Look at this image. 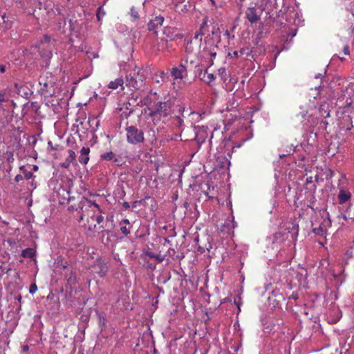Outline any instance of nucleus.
I'll return each mask as SVG.
<instances>
[{
    "instance_id": "obj_12",
    "label": "nucleus",
    "mask_w": 354,
    "mask_h": 354,
    "mask_svg": "<svg viewBox=\"0 0 354 354\" xmlns=\"http://www.w3.org/2000/svg\"><path fill=\"white\" fill-rule=\"evenodd\" d=\"M75 158H76L75 153L72 150H68V157L66 158V160L64 162H62L60 164V166L64 168H68V167H69L71 163L75 160Z\"/></svg>"
},
{
    "instance_id": "obj_16",
    "label": "nucleus",
    "mask_w": 354,
    "mask_h": 354,
    "mask_svg": "<svg viewBox=\"0 0 354 354\" xmlns=\"http://www.w3.org/2000/svg\"><path fill=\"white\" fill-rule=\"evenodd\" d=\"M212 35L213 36V39L216 40L217 42H219L221 40V31L220 28L217 24L214 25L212 29Z\"/></svg>"
},
{
    "instance_id": "obj_37",
    "label": "nucleus",
    "mask_w": 354,
    "mask_h": 354,
    "mask_svg": "<svg viewBox=\"0 0 354 354\" xmlns=\"http://www.w3.org/2000/svg\"><path fill=\"white\" fill-rule=\"evenodd\" d=\"M337 218H338L339 221L342 219H343L344 221H346L347 219L346 216L345 214H342V213L337 216Z\"/></svg>"
},
{
    "instance_id": "obj_35",
    "label": "nucleus",
    "mask_w": 354,
    "mask_h": 354,
    "mask_svg": "<svg viewBox=\"0 0 354 354\" xmlns=\"http://www.w3.org/2000/svg\"><path fill=\"white\" fill-rule=\"evenodd\" d=\"M224 35L227 37L228 39L230 38H234V36L233 35L231 34V32L228 30H226L225 33H224Z\"/></svg>"
},
{
    "instance_id": "obj_40",
    "label": "nucleus",
    "mask_w": 354,
    "mask_h": 354,
    "mask_svg": "<svg viewBox=\"0 0 354 354\" xmlns=\"http://www.w3.org/2000/svg\"><path fill=\"white\" fill-rule=\"evenodd\" d=\"M88 123L90 124V125H91V124H94V123H95L97 125L98 123V121H97L95 118H92V119L89 118Z\"/></svg>"
},
{
    "instance_id": "obj_26",
    "label": "nucleus",
    "mask_w": 354,
    "mask_h": 354,
    "mask_svg": "<svg viewBox=\"0 0 354 354\" xmlns=\"http://www.w3.org/2000/svg\"><path fill=\"white\" fill-rule=\"evenodd\" d=\"M24 168H25L24 166H21L20 167V169L24 171V177L26 179H30L32 177V173L31 171L24 170Z\"/></svg>"
},
{
    "instance_id": "obj_33",
    "label": "nucleus",
    "mask_w": 354,
    "mask_h": 354,
    "mask_svg": "<svg viewBox=\"0 0 354 354\" xmlns=\"http://www.w3.org/2000/svg\"><path fill=\"white\" fill-rule=\"evenodd\" d=\"M175 120L176 121V124L178 127H181L182 123L183 122V120L179 116L175 117Z\"/></svg>"
},
{
    "instance_id": "obj_9",
    "label": "nucleus",
    "mask_w": 354,
    "mask_h": 354,
    "mask_svg": "<svg viewBox=\"0 0 354 354\" xmlns=\"http://www.w3.org/2000/svg\"><path fill=\"white\" fill-rule=\"evenodd\" d=\"M331 225V221L329 218H327V219H325L324 222L317 228H315L313 230L314 232L316 234L323 236L328 227H330Z\"/></svg>"
},
{
    "instance_id": "obj_53",
    "label": "nucleus",
    "mask_w": 354,
    "mask_h": 354,
    "mask_svg": "<svg viewBox=\"0 0 354 354\" xmlns=\"http://www.w3.org/2000/svg\"><path fill=\"white\" fill-rule=\"evenodd\" d=\"M28 350V346H23V351H27Z\"/></svg>"
},
{
    "instance_id": "obj_25",
    "label": "nucleus",
    "mask_w": 354,
    "mask_h": 354,
    "mask_svg": "<svg viewBox=\"0 0 354 354\" xmlns=\"http://www.w3.org/2000/svg\"><path fill=\"white\" fill-rule=\"evenodd\" d=\"M114 193H115V199L117 198H123L125 195L124 191L122 189H120L119 188L117 189V190H115Z\"/></svg>"
},
{
    "instance_id": "obj_27",
    "label": "nucleus",
    "mask_w": 354,
    "mask_h": 354,
    "mask_svg": "<svg viewBox=\"0 0 354 354\" xmlns=\"http://www.w3.org/2000/svg\"><path fill=\"white\" fill-rule=\"evenodd\" d=\"M50 41V37L48 35H44V39L41 41V44L38 46V48H41V46L44 45V43H49Z\"/></svg>"
},
{
    "instance_id": "obj_8",
    "label": "nucleus",
    "mask_w": 354,
    "mask_h": 354,
    "mask_svg": "<svg viewBox=\"0 0 354 354\" xmlns=\"http://www.w3.org/2000/svg\"><path fill=\"white\" fill-rule=\"evenodd\" d=\"M164 21V17L159 15L151 19L148 24V29L150 31L156 32L160 28Z\"/></svg>"
},
{
    "instance_id": "obj_2",
    "label": "nucleus",
    "mask_w": 354,
    "mask_h": 354,
    "mask_svg": "<svg viewBox=\"0 0 354 354\" xmlns=\"http://www.w3.org/2000/svg\"><path fill=\"white\" fill-rule=\"evenodd\" d=\"M44 9L46 11V15L48 19H53L56 17L57 21L63 19V21L58 22L59 29L64 28L66 24V22L64 18V14H62L59 8L55 7V3L50 1H46L44 3Z\"/></svg>"
},
{
    "instance_id": "obj_51",
    "label": "nucleus",
    "mask_w": 354,
    "mask_h": 354,
    "mask_svg": "<svg viewBox=\"0 0 354 354\" xmlns=\"http://www.w3.org/2000/svg\"><path fill=\"white\" fill-rule=\"evenodd\" d=\"M244 52H245V50L244 49H241L239 53V55H242L244 54Z\"/></svg>"
},
{
    "instance_id": "obj_58",
    "label": "nucleus",
    "mask_w": 354,
    "mask_h": 354,
    "mask_svg": "<svg viewBox=\"0 0 354 354\" xmlns=\"http://www.w3.org/2000/svg\"><path fill=\"white\" fill-rule=\"evenodd\" d=\"M209 1H210V2H211L212 6H216V4H215V1L214 0H209Z\"/></svg>"
},
{
    "instance_id": "obj_61",
    "label": "nucleus",
    "mask_w": 354,
    "mask_h": 354,
    "mask_svg": "<svg viewBox=\"0 0 354 354\" xmlns=\"http://www.w3.org/2000/svg\"><path fill=\"white\" fill-rule=\"evenodd\" d=\"M292 297L294 299H297V297L296 296H294L293 295H292Z\"/></svg>"
},
{
    "instance_id": "obj_42",
    "label": "nucleus",
    "mask_w": 354,
    "mask_h": 354,
    "mask_svg": "<svg viewBox=\"0 0 354 354\" xmlns=\"http://www.w3.org/2000/svg\"><path fill=\"white\" fill-rule=\"evenodd\" d=\"M86 203L88 204V207L93 206L94 207H96V208H97V207H97V204H95V203H91L90 201H86Z\"/></svg>"
},
{
    "instance_id": "obj_3",
    "label": "nucleus",
    "mask_w": 354,
    "mask_h": 354,
    "mask_svg": "<svg viewBox=\"0 0 354 354\" xmlns=\"http://www.w3.org/2000/svg\"><path fill=\"white\" fill-rule=\"evenodd\" d=\"M146 79L145 71L138 68L134 71L133 75L129 77L127 76V86L135 89H142L144 85V81Z\"/></svg>"
},
{
    "instance_id": "obj_44",
    "label": "nucleus",
    "mask_w": 354,
    "mask_h": 354,
    "mask_svg": "<svg viewBox=\"0 0 354 354\" xmlns=\"http://www.w3.org/2000/svg\"><path fill=\"white\" fill-rule=\"evenodd\" d=\"M6 67L5 65H3V64L0 65V72L1 73H3L6 71Z\"/></svg>"
},
{
    "instance_id": "obj_63",
    "label": "nucleus",
    "mask_w": 354,
    "mask_h": 354,
    "mask_svg": "<svg viewBox=\"0 0 354 354\" xmlns=\"http://www.w3.org/2000/svg\"><path fill=\"white\" fill-rule=\"evenodd\" d=\"M108 87H109V88H111V83H109V84H108Z\"/></svg>"
},
{
    "instance_id": "obj_13",
    "label": "nucleus",
    "mask_w": 354,
    "mask_h": 354,
    "mask_svg": "<svg viewBox=\"0 0 354 354\" xmlns=\"http://www.w3.org/2000/svg\"><path fill=\"white\" fill-rule=\"evenodd\" d=\"M351 197V194L349 192L345 190H340L338 194V200L340 204H343L348 201Z\"/></svg>"
},
{
    "instance_id": "obj_29",
    "label": "nucleus",
    "mask_w": 354,
    "mask_h": 354,
    "mask_svg": "<svg viewBox=\"0 0 354 354\" xmlns=\"http://www.w3.org/2000/svg\"><path fill=\"white\" fill-rule=\"evenodd\" d=\"M120 231L124 235H127L130 232L129 230L126 227V225H120Z\"/></svg>"
},
{
    "instance_id": "obj_45",
    "label": "nucleus",
    "mask_w": 354,
    "mask_h": 354,
    "mask_svg": "<svg viewBox=\"0 0 354 354\" xmlns=\"http://www.w3.org/2000/svg\"><path fill=\"white\" fill-rule=\"evenodd\" d=\"M123 224H127L129 225V221L128 219H124L123 221H122L120 223V225H123Z\"/></svg>"
},
{
    "instance_id": "obj_31",
    "label": "nucleus",
    "mask_w": 354,
    "mask_h": 354,
    "mask_svg": "<svg viewBox=\"0 0 354 354\" xmlns=\"http://www.w3.org/2000/svg\"><path fill=\"white\" fill-rule=\"evenodd\" d=\"M272 3L271 4H270V8H268V13H270V12H272L274 8H277V3H276L277 0H272Z\"/></svg>"
},
{
    "instance_id": "obj_46",
    "label": "nucleus",
    "mask_w": 354,
    "mask_h": 354,
    "mask_svg": "<svg viewBox=\"0 0 354 354\" xmlns=\"http://www.w3.org/2000/svg\"><path fill=\"white\" fill-rule=\"evenodd\" d=\"M69 24H70V27L71 29H74L75 28V26H74V24L73 23V20L72 19H69Z\"/></svg>"
},
{
    "instance_id": "obj_10",
    "label": "nucleus",
    "mask_w": 354,
    "mask_h": 354,
    "mask_svg": "<svg viewBox=\"0 0 354 354\" xmlns=\"http://www.w3.org/2000/svg\"><path fill=\"white\" fill-rule=\"evenodd\" d=\"M197 71H198L199 78L206 84H210L216 77L213 73H208L207 69H206L204 73H203L202 70L200 68H198Z\"/></svg>"
},
{
    "instance_id": "obj_24",
    "label": "nucleus",
    "mask_w": 354,
    "mask_h": 354,
    "mask_svg": "<svg viewBox=\"0 0 354 354\" xmlns=\"http://www.w3.org/2000/svg\"><path fill=\"white\" fill-rule=\"evenodd\" d=\"M131 16L134 20L139 19L138 11L134 6L131 9Z\"/></svg>"
},
{
    "instance_id": "obj_4",
    "label": "nucleus",
    "mask_w": 354,
    "mask_h": 354,
    "mask_svg": "<svg viewBox=\"0 0 354 354\" xmlns=\"http://www.w3.org/2000/svg\"><path fill=\"white\" fill-rule=\"evenodd\" d=\"M127 141L133 145H136L144 141V132L134 126L127 127Z\"/></svg>"
},
{
    "instance_id": "obj_54",
    "label": "nucleus",
    "mask_w": 354,
    "mask_h": 354,
    "mask_svg": "<svg viewBox=\"0 0 354 354\" xmlns=\"http://www.w3.org/2000/svg\"><path fill=\"white\" fill-rule=\"evenodd\" d=\"M85 217L84 213H82V214L80 216V221H83Z\"/></svg>"
},
{
    "instance_id": "obj_22",
    "label": "nucleus",
    "mask_w": 354,
    "mask_h": 354,
    "mask_svg": "<svg viewBox=\"0 0 354 354\" xmlns=\"http://www.w3.org/2000/svg\"><path fill=\"white\" fill-rule=\"evenodd\" d=\"M144 201H145L144 205H146V204H147L146 201H149L151 202V210H155L156 209L157 204H156V202L154 200V198H151L149 196H146L144 198Z\"/></svg>"
},
{
    "instance_id": "obj_48",
    "label": "nucleus",
    "mask_w": 354,
    "mask_h": 354,
    "mask_svg": "<svg viewBox=\"0 0 354 354\" xmlns=\"http://www.w3.org/2000/svg\"><path fill=\"white\" fill-rule=\"evenodd\" d=\"M233 55H234V57H239V56H240V55H239V51H237V50L234 51V52L233 53Z\"/></svg>"
},
{
    "instance_id": "obj_6",
    "label": "nucleus",
    "mask_w": 354,
    "mask_h": 354,
    "mask_svg": "<svg viewBox=\"0 0 354 354\" xmlns=\"http://www.w3.org/2000/svg\"><path fill=\"white\" fill-rule=\"evenodd\" d=\"M261 14V12H257L255 7H249L245 11L246 18L251 24L257 23L260 19Z\"/></svg>"
},
{
    "instance_id": "obj_21",
    "label": "nucleus",
    "mask_w": 354,
    "mask_h": 354,
    "mask_svg": "<svg viewBox=\"0 0 354 354\" xmlns=\"http://www.w3.org/2000/svg\"><path fill=\"white\" fill-rule=\"evenodd\" d=\"M8 102V100L5 99L4 95L3 94H0V111L2 110L4 111Z\"/></svg>"
},
{
    "instance_id": "obj_18",
    "label": "nucleus",
    "mask_w": 354,
    "mask_h": 354,
    "mask_svg": "<svg viewBox=\"0 0 354 354\" xmlns=\"http://www.w3.org/2000/svg\"><path fill=\"white\" fill-rule=\"evenodd\" d=\"M169 75L167 73H165V71H162L160 72L159 75L158 76L157 79L156 80V82L157 83L160 82H166L169 81Z\"/></svg>"
},
{
    "instance_id": "obj_28",
    "label": "nucleus",
    "mask_w": 354,
    "mask_h": 354,
    "mask_svg": "<svg viewBox=\"0 0 354 354\" xmlns=\"http://www.w3.org/2000/svg\"><path fill=\"white\" fill-rule=\"evenodd\" d=\"M144 203H145L144 199L140 200V201H136L132 203V208L136 209L138 207V205H140L141 204L144 205Z\"/></svg>"
},
{
    "instance_id": "obj_30",
    "label": "nucleus",
    "mask_w": 354,
    "mask_h": 354,
    "mask_svg": "<svg viewBox=\"0 0 354 354\" xmlns=\"http://www.w3.org/2000/svg\"><path fill=\"white\" fill-rule=\"evenodd\" d=\"M102 160H111V152H106L101 155Z\"/></svg>"
},
{
    "instance_id": "obj_19",
    "label": "nucleus",
    "mask_w": 354,
    "mask_h": 354,
    "mask_svg": "<svg viewBox=\"0 0 354 354\" xmlns=\"http://www.w3.org/2000/svg\"><path fill=\"white\" fill-rule=\"evenodd\" d=\"M35 255V250L32 248H26L21 252V256L24 258H32Z\"/></svg>"
},
{
    "instance_id": "obj_55",
    "label": "nucleus",
    "mask_w": 354,
    "mask_h": 354,
    "mask_svg": "<svg viewBox=\"0 0 354 354\" xmlns=\"http://www.w3.org/2000/svg\"><path fill=\"white\" fill-rule=\"evenodd\" d=\"M311 181H312V177H310V178H308L306 179V182H307V183H310Z\"/></svg>"
},
{
    "instance_id": "obj_34",
    "label": "nucleus",
    "mask_w": 354,
    "mask_h": 354,
    "mask_svg": "<svg viewBox=\"0 0 354 354\" xmlns=\"http://www.w3.org/2000/svg\"><path fill=\"white\" fill-rule=\"evenodd\" d=\"M104 220V217L102 216H95L96 224H100Z\"/></svg>"
},
{
    "instance_id": "obj_62",
    "label": "nucleus",
    "mask_w": 354,
    "mask_h": 354,
    "mask_svg": "<svg viewBox=\"0 0 354 354\" xmlns=\"http://www.w3.org/2000/svg\"><path fill=\"white\" fill-rule=\"evenodd\" d=\"M84 207H85V205H83V207H82V212H84V209H84Z\"/></svg>"
},
{
    "instance_id": "obj_43",
    "label": "nucleus",
    "mask_w": 354,
    "mask_h": 354,
    "mask_svg": "<svg viewBox=\"0 0 354 354\" xmlns=\"http://www.w3.org/2000/svg\"><path fill=\"white\" fill-rule=\"evenodd\" d=\"M122 206L126 209H129L130 207V205L127 202H123L122 203Z\"/></svg>"
},
{
    "instance_id": "obj_1",
    "label": "nucleus",
    "mask_w": 354,
    "mask_h": 354,
    "mask_svg": "<svg viewBox=\"0 0 354 354\" xmlns=\"http://www.w3.org/2000/svg\"><path fill=\"white\" fill-rule=\"evenodd\" d=\"M173 105L174 103L170 100L165 102H157L151 111L150 116L159 118H167L172 113Z\"/></svg>"
},
{
    "instance_id": "obj_47",
    "label": "nucleus",
    "mask_w": 354,
    "mask_h": 354,
    "mask_svg": "<svg viewBox=\"0 0 354 354\" xmlns=\"http://www.w3.org/2000/svg\"><path fill=\"white\" fill-rule=\"evenodd\" d=\"M324 75L322 74V73H319V74H317L315 76V78L316 79H318V78H321Z\"/></svg>"
},
{
    "instance_id": "obj_56",
    "label": "nucleus",
    "mask_w": 354,
    "mask_h": 354,
    "mask_svg": "<svg viewBox=\"0 0 354 354\" xmlns=\"http://www.w3.org/2000/svg\"><path fill=\"white\" fill-rule=\"evenodd\" d=\"M296 32H297V30H294V32L291 34V36H292V37H295V36L296 35Z\"/></svg>"
},
{
    "instance_id": "obj_50",
    "label": "nucleus",
    "mask_w": 354,
    "mask_h": 354,
    "mask_svg": "<svg viewBox=\"0 0 354 354\" xmlns=\"http://www.w3.org/2000/svg\"><path fill=\"white\" fill-rule=\"evenodd\" d=\"M209 55H210V56H211L212 57H215V56L216 55V52H212V51H211V52H210V53H209Z\"/></svg>"
},
{
    "instance_id": "obj_39",
    "label": "nucleus",
    "mask_w": 354,
    "mask_h": 354,
    "mask_svg": "<svg viewBox=\"0 0 354 354\" xmlns=\"http://www.w3.org/2000/svg\"><path fill=\"white\" fill-rule=\"evenodd\" d=\"M344 53L345 55H349L350 50H349V46H345L344 47Z\"/></svg>"
},
{
    "instance_id": "obj_23",
    "label": "nucleus",
    "mask_w": 354,
    "mask_h": 354,
    "mask_svg": "<svg viewBox=\"0 0 354 354\" xmlns=\"http://www.w3.org/2000/svg\"><path fill=\"white\" fill-rule=\"evenodd\" d=\"M342 105H345L348 107L354 108V95L350 97H347L345 102L342 104Z\"/></svg>"
},
{
    "instance_id": "obj_49",
    "label": "nucleus",
    "mask_w": 354,
    "mask_h": 354,
    "mask_svg": "<svg viewBox=\"0 0 354 354\" xmlns=\"http://www.w3.org/2000/svg\"><path fill=\"white\" fill-rule=\"evenodd\" d=\"M198 250L200 251L201 253H203L205 252V248L199 246Z\"/></svg>"
},
{
    "instance_id": "obj_17",
    "label": "nucleus",
    "mask_w": 354,
    "mask_h": 354,
    "mask_svg": "<svg viewBox=\"0 0 354 354\" xmlns=\"http://www.w3.org/2000/svg\"><path fill=\"white\" fill-rule=\"evenodd\" d=\"M119 87H120V91H123L124 88L122 77L118 78L114 82H112V90L117 89Z\"/></svg>"
},
{
    "instance_id": "obj_15",
    "label": "nucleus",
    "mask_w": 354,
    "mask_h": 354,
    "mask_svg": "<svg viewBox=\"0 0 354 354\" xmlns=\"http://www.w3.org/2000/svg\"><path fill=\"white\" fill-rule=\"evenodd\" d=\"M272 3V0H260L256 4V6L261 10V13L263 11L268 9V4H271Z\"/></svg>"
},
{
    "instance_id": "obj_32",
    "label": "nucleus",
    "mask_w": 354,
    "mask_h": 354,
    "mask_svg": "<svg viewBox=\"0 0 354 354\" xmlns=\"http://www.w3.org/2000/svg\"><path fill=\"white\" fill-rule=\"evenodd\" d=\"M37 290V287L35 284H32L30 286L29 292L34 294Z\"/></svg>"
},
{
    "instance_id": "obj_60",
    "label": "nucleus",
    "mask_w": 354,
    "mask_h": 354,
    "mask_svg": "<svg viewBox=\"0 0 354 354\" xmlns=\"http://www.w3.org/2000/svg\"><path fill=\"white\" fill-rule=\"evenodd\" d=\"M351 30L352 32H354V26H351Z\"/></svg>"
},
{
    "instance_id": "obj_5",
    "label": "nucleus",
    "mask_w": 354,
    "mask_h": 354,
    "mask_svg": "<svg viewBox=\"0 0 354 354\" xmlns=\"http://www.w3.org/2000/svg\"><path fill=\"white\" fill-rule=\"evenodd\" d=\"M171 75L174 80H182L187 75V67L185 64L180 63L178 66L173 67L171 70Z\"/></svg>"
},
{
    "instance_id": "obj_59",
    "label": "nucleus",
    "mask_w": 354,
    "mask_h": 354,
    "mask_svg": "<svg viewBox=\"0 0 354 354\" xmlns=\"http://www.w3.org/2000/svg\"><path fill=\"white\" fill-rule=\"evenodd\" d=\"M286 154H281V155H279V158H284V157H286Z\"/></svg>"
},
{
    "instance_id": "obj_20",
    "label": "nucleus",
    "mask_w": 354,
    "mask_h": 354,
    "mask_svg": "<svg viewBox=\"0 0 354 354\" xmlns=\"http://www.w3.org/2000/svg\"><path fill=\"white\" fill-rule=\"evenodd\" d=\"M145 254L150 259H156L158 262H162L164 260V257L160 254H156L151 252H146Z\"/></svg>"
},
{
    "instance_id": "obj_14",
    "label": "nucleus",
    "mask_w": 354,
    "mask_h": 354,
    "mask_svg": "<svg viewBox=\"0 0 354 354\" xmlns=\"http://www.w3.org/2000/svg\"><path fill=\"white\" fill-rule=\"evenodd\" d=\"M206 24H207V21L205 20L203 22V24H201L198 32H196L194 37L192 39H190L187 41V44H192L194 40H198V39L199 42L201 43L202 39H203V35L202 29L204 28V26L206 25Z\"/></svg>"
},
{
    "instance_id": "obj_11",
    "label": "nucleus",
    "mask_w": 354,
    "mask_h": 354,
    "mask_svg": "<svg viewBox=\"0 0 354 354\" xmlns=\"http://www.w3.org/2000/svg\"><path fill=\"white\" fill-rule=\"evenodd\" d=\"M90 149L87 147H83L80 150V155L79 156V162L82 164H87L89 160Z\"/></svg>"
},
{
    "instance_id": "obj_64",
    "label": "nucleus",
    "mask_w": 354,
    "mask_h": 354,
    "mask_svg": "<svg viewBox=\"0 0 354 354\" xmlns=\"http://www.w3.org/2000/svg\"><path fill=\"white\" fill-rule=\"evenodd\" d=\"M308 207L313 208L311 205H308Z\"/></svg>"
},
{
    "instance_id": "obj_36",
    "label": "nucleus",
    "mask_w": 354,
    "mask_h": 354,
    "mask_svg": "<svg viewBox=\"0 0 354 354\" xmlns=\"http://www.w3.org/2000/svg\"><path fill=\"white\" fill-rule=\"evenodd\" d=\"M39 53L41 54V56L45 57L46 58H50L51 57V52L49 50L44 54H42L41 53Z\"/></svg>"
},
{
    "instance_id": "obj_38",
    "label": "nucleus",
    "mask_w": 354,
    "mask_h": 354,
    "mask_svg": "<svg viewBox=\"0 0 354 354\" xmlns=\"http://www.w3.org/2000/svg\"><path fill=\"white\" fill-rule=\"evenodd\" d=\"M293 151H295V149L292 145L289 146L288 149H286V152L288 153V154H290Z\"/></svg>"
},
{
    "instance_id": "obj_57",
    "label": "nucleus",
    "mask_w": 354,
    "mask_h": 354,
    "mask_svg": "<svg viewBox=\"0 0 354 354\" xmlns=\"http://www.w3.org/2000/svg\"><path fill=\"white\" fill-rule=\"evenodd\" d=\"M97 17L98 18V19L100 20V10H99L97 14Z\"/></svg>"
},
{
    "instance_id": "obj_7",
    "label": "nucleus",
    "mask_w": 354,
    "mask_h": 354,
    "mask_svg": "<svg viewBox=\"0 0 354 354\" xmlns=\"http://www.w3.org/2000/svg\"><path fill=\"white\" fill-rule=\"evenodd\" d=\"M86 223L84 224L85 230H87V234L91 236L96 230L97 224L95 223V216L93 214L91 215H87Z\"/></svg>"
},
{
    "instance_id": "obj_52",
    "label": "nucleus",
    "mask_w": 354,
    "mask_h": 354,
    "mask_svg": "<svg viewBox=\"0 0 354 354\" xmlns=\"http://www.w3.org/2000/svg\"><path fill=\"white\" fill-rule=\"evenodd\" d=\"M306 113H305L304 111H302L300 113L301 117L302 118H304L306 116Z\"/></svg>"
},
{
    "instance_id": "obj_41",
    "label": "nucleus",
    "mask_w": 354,
    "mask_h": 354,
    "mask_svg": "<svg viewBox=\"0 0 354 354\" xmlns=\"http://www.w3.org/2000/svg\"><path fill=\"white\" fill-rule=\"evenodd\" d=\"M23 179V176L20 174H18L15 176V181L19 182Z\"/></svg>"
}]
</instances>
